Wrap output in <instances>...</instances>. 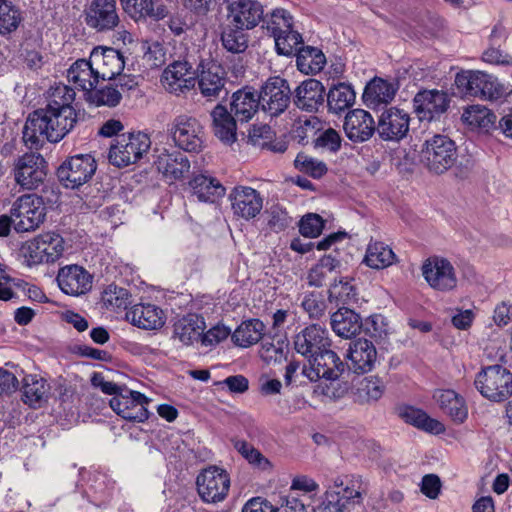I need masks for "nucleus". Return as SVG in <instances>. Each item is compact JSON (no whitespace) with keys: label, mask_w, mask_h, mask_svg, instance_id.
I'll use <instances>...</instances> for the list:
<instances>
[{"label":"nucleus","mask_w":512,"mask_h":512,"mask_svg":"<svg viewBox=\"0 0 512 512\" xmlns=\"http://www.w3.org/2000/svg\"><path fill=\"white\" fill-rule=\"evenodd\" d=\"M76 122L75 110L40 109L29 115L24 126L23 139L31 145L43 140L58 142L73 129Z\"/></svg>","instance_id":"nucleus-1"},{"label":"nucleus","mask_w":512,"mask_h":512,"mask_svg":"<svg viewBox=\"0 0 512 512\" xmlns=\"http://www.w3.org/2000/svg\"><path fill=\"white\" fill-rule=\"evenodd\" d=\"M419 157L429 172L441 175L456 165L457 146L448 136L435 134L425 140Z\"/></svg>","instance_id":"nucleus-2"},{"label":"nucleus","mask_w":512,"mask_h":512,"mask_svg":"<svg viewBox=\"0 0 512 512\" xmlns=\"http://www.w3.org/2000/svg\"><path fill=\"white\" fill-rule=\"evenodd\" d=\"M46 206L41 196L24 194L11 205L10 214L17 233H28L37 230L46 219Z\"/></svg>","instance_id":"nucleus-3"},{"label":"nucleus","mask_w":512,"mask_h":512,"mask_svg":"<svg viewBox=\"0 0 512 512\" xmlns=\"http://www.w3.org/2000/svg\"><path fill=\"white\" fill-rule=\"evenodd\" d=\"M64 252L63 238L54 232L39 234L26 241L21 247V255L27 266L54 262Z\"/></svg>","instance_id":"nucleus-4"},{"label":"nucleus","mask_w":512,"mask_h":512,"mask_svg":"<svg viewBox=\"0 0 512 512\" xmlns=\"http://www.w3.org/2000/svg\"><path fill=\"white\" fill-rule=\"evenodd\" d=\"M150 145V139L144 133L122 134L110 146L109 162L118 168L134 164L149 150Z\"/></svg>","instance_id":"nucleus-5"},{"label":"nucleus","mask_w":512,"mask_h":512,"mask_svg":"<svg viewBox=\"0 0 512 512\" xmlns=\"http://www.w3.org/2000/svg\"><path fill=\"white\" fill-rule=\"evenodd\" d=\"M474 383L485 398L495 402L504 401L512 395V373L500 365L482 369Z\"/></svg>","instance_id":"nucleus-6"},{"label":"nucleus","mask_w":512,"mask_h":512,"mask_svg":"<svg viewBox=\"0 0 512 512\" xmlns=\"http://www.w3.org/2000/svg\"><path fill=\"white\" fill-rule=\"evenodd\" d=\"M168 134L180 149L199 152L204 143V130L200 122L192 116L181 114L168 124Z\"/></svg>","instance_id":"nucleus-7"},{"label":"nucleus","mask_w":512,"mask_h":512,"mask_svg":"<svg viewBox=\"0 0 512 512\" xmlns=\"http://www.w3.org/2000/svg\"><path fill=\"white\" fill-rule=\"evenodd\" d=\"M197 491L200 498L206 503L223 501L230 488L228 473L216 466H210L197 476Z\"/></svg>","instance_id":"nucleus-8"},{"label":"nucleus","mask_w":512,"mask_h":512,"mask_svg":"<svg viewBox=\"0 0 512 512\" xmlns=\"http://www.w3.org/2000/svg\"><path fill=\"white\" fill-rule=\"evenodd\" d=\"M226 21L238 29L251 30L263 19L264 9L258 0H223Z\"/></svg>","instance_id":"nucleus-9"},{"label":"nucleus","mask_w":512,"mask_h":512,"mask_svg":"<svg viewBox=\"0 0 512 512\" xmlns=\"http://www.w3.org/2000/svg\"><path fill=\"white\" fill-rule=\"evenodd\" d=\"M46 174V162L40 154L27 153L15 160L14 180L23 189H36L43 183Z\"/></svg>","instance_id":"nucleus-10"},{"label":"nucleus","mask_w":512,"mask_h":512,"mask_svg":"<svg viewBox=\"0 0 512 512\" xmlns=\"http://www.w3.org/2000/svg\"><path fill=\"white\" fill-rule=\"evenodd\" d=\"M291 91L287 81L280 77L269 78L258 93L260 108L276 117L282 114L290 103Z\"/></svg>","instance_id":"nucleus-11"},{"label":"nucleus","mask_w":512,"mask_h":512,"mask_svg":"<svg viewBox=\"0 0 512 512\" xmlns=\"http://www.w3.org/2000/svg\"><path fill=\"white\" fill-rule=\"evenodd\" d=\"M97 165L90 155H76L58 168V178L67 188H77L88 182L96 171Z\"/></svg>","instance_id":"nucleus-12"},{"label":"nucleus","mask_w":512,"mask_h":512,"mask_svg":"<svg viewBox=\"0 0 512 512\" xmlns=\"http://www.w3.org/2000/svg\"><path fill=\"white\" fill-rule=\"evenodd\" d=\"M421 270L424 279L434 290L448 292L457 287L455 269L445 258L431 257L423 263Z\"/></svg>","instance_id":"nucleus-13"},{"label":"nucleus","mask_w":512,"mask_h":512,"mask_svg":"<svg viewBox=\"0 0 512 512\" xmlns=\"http://www.w3.org/2000/svg\"><path fill=\"white\" fill-rule=\"evenodd\" d=\"M451 98L443 90L419 91L413 99L414 111L421 121H432L438 119L447 112Z\"/></svg>","instance_id":"nucleus-14"},{"label":"nucleus","mask_w":512,"mask_h":512,"mask_svg":"<svg viewBox=\"0 0 512 512\" xmlns=\"http://www.w3.org/2000/svg\"><path fill=\"white\" fill-rule=\"evenodd\" d=\"M328 335V331L321 325H309L294 336V349L310 361L316 354L330 347Z\"/></svg>","instance_id":"nucleus-15"},{"label":"nucleus","mask_w":512,"mask_h":512,"mask_svg":"<svg viewBox=\"0 0 512 512\" xmlns=\"http://www.w3.org/2000/svg\"><path fill=\"white\" fill-rule=\"evenodd\" d=\"M147 398L137 392L123 389L110 400V407L122 418L142 422L148 418Z\"/></svg>","instance_id":"nucleus-16"},{"label":"nucleus","mask_w":512,"mask_h":512,"mask_svg":"<svg viewBox=\"0 0 512 512\" xmlns=\"http://www.w3.org/2000/svg\"><path fill=\"white\" fill-rule=\"evenodd\" d=\"M409 124L410 116L407 112L390 107L379 116L377 132L384 141L398 142L407 135Z\"/></svg>","instance_id":"nucleus-17"},{"label":"nucleus","mask_w":512,"mask_h":512,"mask_svg":"<svg viewBox=\"0 0 512 512\" xmlns=\"http://www.w3.org/2000/svg\"><path fill=\"white\" fill-rule=\"evenodd\" d=\"M56 280L60 290L70 296H81L88 293L93 284L92 274L76 264L60 268Z\"/></svg>","instance_id":"nucleus-18"},{"label":"nucleus","mask_w":512,"mask_h":512,"mask_svg":"<svg viewBox=\"0 0 512 512\" xmlns=\"http://www.w3.org/2000/svg\"><path fill=\"white\" fill-rule=\"evenodd\" d=\"M162 78L164 88L177 96L187 93L196 85L192 67L186 61H175L168 65Z\"/></svg>","instance_id":"nucleus-19"},{"label":"nucleus","mask_w":512,"mask_h":512,"mask_svg":"<svg viewBox=\"0 0 512 512\" xmlns=\"http://www.w3.org/2000/svg\"><path fill=\"white\" fill-rule=\"evenodd\" d=\"M90 57L94 64L96 75L101 80H112L120 75L125 66L123 55L116 49L111 47L98 46L95 47Z\"/></svg>","instance_id":"nucleus-20"},{"label":"nucleus","mask_w":512,"mask_h":512,"mask_svg":"<svg viewBox=\"0 0 512 512\" xmlns=\"http://www.w3.org/2000/svg\"><path fill=\"white\" fill-rule=\"evenodd\" d=\"M86 23L97 31H108L119 24L115 0H92L86 10Z\"/></svg>","instance_id":"nucleus-21"},{"label":"nucleus","mask_w":512,"mask_h":512,"mask_svg":"<svg viewBox=\"0 0 512 512\" xmlns=\"http://www.w3.org/2000/svg\"><path fill=\"white\" fill-rule=\"evenodd\" d=\"M343 129L347 138L354 143L368 141L377 131L373 117L363 109L349 111L345 116Z\"/></svg>","instance_id":"nucleus-22"},{"label":"nucleus","mask_w":512,"mask_h":512,"mask_svg":"<svg viewBox=\"0 0 512 512\" xmlns=\"http://www.w3.org/2000/svg\"><path fill=\"white\" fill-rule=\"evenodd\" d=\"M377 350L367 339H357L350 343L347 367L355 374L370 372L377 362Z\"/></svg>","instance_id":"nucleus-23"},{"label":"nucleus","mask_w":512,"mask_h":512,"mask_svg":"<svg viewBox=\"0 0 512 512\" xmlns=\"http://www.w3.org/2000/svg\"><path fill=\"white\" fill-rule=\"evenodd\" d=\"M234 213L246 220L255 218L263 208L260 193L248 186L235 187L229 196Z\"/></svg>","instance_id":"nucleus-24"},{"label":"nucleus","mask_w":512,"mask_h":512,"mask_svg":"<svg viewBox=\"0 0 512 512\" xmlns=\"http://www.w3.org/2000/svg\"><path fill=\"white\" fill-rule=\"evenodd\" d=\"M309 364L311 371L307 373V376L310 380L318 378L336 380L341 376L345 367L343 361L330 347L316 354Z\"/></svg>","instance_id":"nucleus-25"},{"label":"nucleus","mask_w":512,"mask_h":512,"mask_svg":"<svg viewBox=\"0 0 512 512\" xmlns=\"http://www.w3.org/2000/svg\"><path fill=\"white\" fill-rule=\"evenodd\" d=\"M197 84L203 97L212 101L224 90L225 76L223 68L215 62L200 64Z\"/></svg>","instance_id":"nucleus-26"},{"label":"nucleus","mask_w":512,"mask_h":512,"mask_svg":"<svg viewBox=\"0 0 512 512\" xmlns=\"http://www.w3.org/2000/svg\"><path fill=\"white\" fill-rule=\"evenodd\" d=\"M325 88L316 79L303 81L295 90L294 104L301 110L316 112L324 103Z\"/></svg>","instance_id":"nucleus-27"},{"label":"nucleus","mask_w":512,"mask_h":512,"mask_svg":"<svg viewBox=\"0 0 512 512\" xmlns=\"http://www.w3.org/2000/svg\"><path fill=\"white\" fill-rule=\"evenodd\" d=\"M22 401L31 408L38 409L48 403L51 387L38 375H26L22 380Z\"/></svg>","instance_id":"nucleus-28"},{"label":"nucleus","mask_w":512,"mask_h":512,"mask_svg":"<svg viewBox=\"0 0 512 512\" xmlns=\"http://www.w3.org/2000/svg\"><path fill=\"white\" fill-rule=\"evenodd\" d=\"M258 93L245 87L233 93L230 112L240 122H248L260 108Z\"/></svg>","instance_id":"nucleus-29"},{"label":"nucleus","mask_w":512,"mask_h":512,"mask_svg":"<svg viewBox=\"0 0 512 512\" xmlns=\"http://www.w3.org/2000/svg\"><path fill=\"white\" fill-rule=\"evenodd\" d=\"M215 136L225 144H232L237 139L238 121L226 107L218 104L211 112Z\"/></svg>","instance_id":"nucleus-30"},{"label":"nucleus","mask_w":512,"mask_h":512,"mask_svg":"<svg viewBox=\"0 0 512 512\" xmlns=\"http://www.w3.org/2000/svg\"><path fill=\"white\" fill-rule=\"evenodd\" d=\"M433 398L440 409L454 422L462 423L467 418L468 410L464 399L454 390H437Z\"/></svg>","instance_id":"nucleus-31"},{"label":"nucleus","mask_w":512,"mask_h":512,"mask_svg":"<svg viewBox=\"0 0 512 512\" xmlns=\"http://www.w3.org/2000/svg\"><path fill=\"white\" fill-rule=\"evenodd\" d=\"M189 185L193 194L199 201L215 203L225 195V187L222 183L211 176L204 174L196 175Z\"/></svg>","instance_id":"nucleus-32"},{"label":"nucleus","mask_w":512,"mask_h":512,"mask_svg":"<svg viewBox=\"0 0 512 512\" xmlns=\"http://www.w3.org/2000/svg\"><path fill=\"white\" fill-rule=\"evenodd\" d=\"M67 78L69 82L87 92L92 90L100 80V77L96 75L91 57L89 60L75 61L67 71Z\"/></svg>","instance_id":"nucleus-33"},{"label":"nucleus","mask_w":512,"mask_h":512,"mask_svg":"<svg viewBox=\"0 0 512 512\" xmlns=\"http://www.w3.org/2000/svg\"><path fill=\"white\" fill-rule=\"evenodd\" d=\"M205 329L203 317L197 314H187L174 324L173 338L183 345H191L198 340Z\"/></svg>","instance_id":"nucleus-34"},{"label":"nucleus","mask_w":512,"mask_h":512,"mask_svg":"<svg viewBox=\"0 0 512 512\" xmlns=\"http://www.w3.org/2000/svg\"><path fill=\"white\" fill-rule=\"evenodd\" d=\"M331 327L338 336L350 339L361 330L362 319L353 310L340 308L331 315Z\"/></svg>","instance_id":"nucleus-35"},{"label":"nucleus","mask_w":512,"mask_h":512,"mask_svg":"<svg viewBox=\"0 0 512 512\" xmlns=\"http://www.w3.org/2000/svg\"><path fill=\"white\" fill-rule=\"evenodd\" d=\"M189 169V160L182 152L162 153V181L173 184L182 180Z\"/></svg>","instance_id":"nucleus-36"},{"label":"nucleus","mask_w":512,"mask_h":512,"mask_svg":"<svg viewBox=\"0 0 512 512\" xmlns=\"http://www.w3.org/2000/svg\"><path fill=\"white\" fill-rule=\"evenodd\" d=\"M341 262L332 257L324 255L309 271L307 280L310 286L321 287L328 279L336 280L340 272Z\"/></svg>","instance_id":"nucleus-37"},{"label":"nucleus","mask_w":512,"mask_h":512,"mask_svg":"<svg viewBox=\"0 0 512 512\" xmlns=\"http://www.w3.org/2000/svg\"><path fill=\"white\" fill-rule=\"evenodd\" d=\"M391 247L382 241H370L363 262L372 269H384L396 262Z\"/></svg>","instance_id":"nucleus-38"},{"label":"nucleus","mask_w":512,"mask_h":512,"mask_svg":"<svg viewBox=\"0 0 512 512\" xmlns=\"http://www.w3.org/2000/svg\"><path fill=\"white\" fill-rule=\"evenodd\" d=\"M126 319L139 328L153 330L157 329L160 316L155 305L138 304L126 313Z\"/></svg>","instance_id":"nucleus-39"},{"label":"nucleus","mask_w":512,"mask_h":512,"mask_svg":"<svg viewBox=\"0 0 512 512\" xmlns=\"http://www.w3.org/2000/svg\"><path fill=\"white\" fill-rule=\"evenodd\" d=\"M384 390L385 385L379 377H365L354 388V401L359 404L375 402L382 397Z\"/></svg>","instance_id":"nucleus-40"},{"label":"nucleus","mask_w":512,"mask_h":512,"mask_svg":"<svg viewBox=\"0 0 512 512\" xmlns=\"http://www.w3.org/2000/svg\"><path fill=\"white\" fill-rule=\"evenodd\" d=\"M462 120L465 124L472 128H477L488 132L495 127L497 120L496 115L488 108L481 105H471L467 107L463 114Z\"/></svg>","instance_id":"nucleus-41"},{"label":"nucleus","mask_w":512,"mask_h":512,"mask_svg":"<svg viewBox=\"0 0 512 512\" xmlns=\"http://www.w3.org/2000/svg\"><path fill=\"white\" fill-rule=\"evenodd\" d=\"M265 325L258 319L241 323L232 334V340L237 346L249 347L262 339Z\"/></svg>","instance_id":"nucleus-42"},{"label":"nucleus","mask_w":512,"mask_h":512,"mask_svg":"<svg viewBox=\"0 0 512 512\" xmlns=\"http://www.w3.org/2000/svg\"><path fill=\"white\" fill-rule=\"evenodd\" d=\"M401 416L407 423L426 432L441 434L445 431V427L440 421L429 417L420 409L407 407L401 412Z\"/></svg>","instance_id":"nucleus-43"},{"label":"nucleus","mask_w":512,"mask_h":512,"mask_svg":"<svg viewBox=\"0 0 512 512\" xmlns=\"http://www.w3.org/2000/svg\"><path fill=\"white\" fill-rule=\"evenodd\" d=\"M325 55L317 48L302 47L297 53V68L304 74H315L325 65Z\"/></svg>","instance_id":"nucleus-44"},{"label":"nucleus","mask_w":512,"mask_h":512,"mask_svg":"<svg viewBox=\"0 0 512 512\" xmlns=\"http://www.w3.org/2000/svg\"><path fill=\"white\" fill-rule=\"evenodd\" d=\"M355 101V93L353 89L343 83H340L329 90L327 102L329 109L335 113H339L353 105Z\"/></svg>","instance_id":"nucleus-45"},{"label":"nucleus","mask_w":512,"mask_h":512,"mask_svg":"<svg viewBox=\"0 0 512 512\" xmlns=\"http://www.w3.org/2000/svg\"><path fill=\"white\" fill-rule=\"evenodd\" d=\"M484 73L480 71H462L455 77L459 92L466 96L478 97Z\"/></svg>","instance_id":"nucleus-46"},{"label":"nucleus","mask_w":512,"mask_h":512,"mask_svg":"<svg viewBox=\"0 0 512 512\" xmlns=\"http://www.w3.org/2000/svg\"><path fill=\"white\" fill-rule=\"evenodd\" d=\"M397 90V84L383 79H376L366 87L364 96L375 102L388 103L394 98Z\"/></svg>","instance_id":"nucleus-47"},{"label":"nucleus","mask_w":512,"mask_h":512,"mask_svg":"<svg viewBox=\"0 0 512 512\" xmlns=\"http://www.w3.org/2000/svg\"><path fill=\"white\" fill-rule=\"evenodd\" d=\"M244 30L227 23L221 35L223 47L231 53H243L247 49V37Z\"/></svg>","instance_id":"nucleus-48"},{"label":"nucleus","mask_w":512,"mask_h":512,"mask_svg":"<svg viewBox=\"0 0 512 512\" xmlns=\"http://www.w3.org/2000/svg\"><path fill=\"white\" fill-rule=\"evenodd\" d=\"M273 38L279 55L291 56L302 48V36L293 29L276 34Z\"/></svg>","instance_id":"nucleus-49"},{"label":"nucleus","mask_w":512,"mask_h":512,"mask_svg":"<svg viewBox=\"0 0 512 512\" xmlns=\"http://www.w3.org/2000/svg\"><path fill=\"white\" fill-rule=\"evenodd\" d=\"M75 99V92L72 88L59 84L52 88L49 102L46 108L55 110H75L72 103Z\"/></svg>","instance_id":"nucleus-50"},{"label":"nucleus","mask_w":512,"mask_h":512,"mask_svg":"<svg viewBox=\"0 0 512 512\" xmlns=\"http://www.w3.org/2000/svg\"><path fill=\"white\" fill-rule=\"evenodd\" d=\"M234 448L255 468L260 470L270 468L271 464L269 460L250 443L244 440H235Z\"/></svg>","instance_id":"nucleus-51"},{"label":"nucleus","mask_w":512,"mask_h":512,"mask_svg":"<svg viewBox=\"0 0 512 512\" xmlns=\"http://www.w3.org/2000/svg\"><path fill=\"white\" fill-rule=\"evenodd\" d=\"M123 9L133 19L140 20L146 17L157 20V12L152 0H120Z\"/></svg>","instance_id":"nucleus-52"},{"label":"nucleus","mask_w":512,"mask_h":512,"mask_svg":"<svg viewBox=\"0 0 512 512\" xmlns=\"http://www.w3.org/2000/svg\"><path fill=\"white\" fill-rule=\"evenodd\" d=\"M102 301L107 308L126 309L131 303L127 289L116 285H109L102 294Z\"/></svg>","instance_id":"nucleus-53"},{"label":"nucleus","mask_w":512,"mask_h":512,"mask_svg":"<svg viewBox=\"0 0 512 512\" xmlns=\"http://www.w3.org/2000/svg\"><path fill=\"white\" fill-rule=\"evenodd\" d=\"M21 21L22 16L18 9L6 3L0 4V34L5 35L15 31Z\"/></svg>","instance_id":"nucleus-54"},{"label":"nucleus","mask_w":512,"mask_h":512,"mask_svg":"<svg viewBox=\"0 0 512 512\" xmlns=\"http://www.w3.org/2000/svg\"><path fill=\"white\" fill-rule=\"evenodd\" d=\"M121 99V94L113 87H105L99 90H90L87 101L94 106H116Z\"/></svg>","instance_id":"nucleus-55"},{"label":"nucleus","mask_w":512,"mask_h":512,"mask_svg":"<svg viewBox=\"0 0 512 512\" xmlns=\"http://www.w3.org/2000/svg\"><path fill=\"white\" fill-rule=\"evenodd\" d=\"M292 25V16L285 9L277 8L270 15L267 30L275 37L276 34L292 29Z\"/></svg>","instance_id":"nucleus-56"},{"label":"nucleus","mask_w":512,"mask_h":512,"mask_svg":"<svg viewBox=\"0 0 512 512\" xmlns=\"http://www.w3.org/2000/svg\"><path fill=\"white\" fill-rule=\"evenodd\" d=\"M481 82L478 96L480 98L496 100L507 94V88L492 75L484 73L483 81Z\"/></svg>","instance_id":"nucleus-57"},{"label":"nucleus","mask_w":512,"mask_h":512,"mask_svg":"<svg viewBox=\"0 0 512 512\" xmlns=\"http://www.w3.org/2000/svg\"><path fill=\"white\" fill-rule=\"evenodd\" d=\"M295 166L314 178H320L327 171V167L323 162L308 157L305 154L297 155L295 159Z\"/></svg>","instance_id":"nucleus-58"},{"label":"nucleus","mask_w":512,"mask_h":512,"mask_svg":"<svg viewBox=\"0 0 512 512\" xmlns=\"http://www.w3.org/2000/svg\"><path fill=\"white\" fill-rule=\"evenodd\" d=\"M365 334L377 341L383 340L388 334L387 323L382 315L370 316L364 324Z\"/></svg>","instance_id":"nucleus-59"},{"label":"nucleus","mask_w":512,"mask_h":512,"mask_svg":"<svg viewBox=\"0 0 512 512\" xmlns=\"http://www.w3.org/2000/svg\"><path fill=\"white\" fill-rule=\"evenodd\" d=\"M346 504L339 492L328 488L321 504L313 508V512H345Z\"/></svg>","instance_id":"nucleus-60"},{"label":"nucleus","mask_w":512,"mask_h":512,"mask_svg":"<svg viewBox=\"0 0 512 512\" xmlns=\"http://www.w3.org/2000/svg\"><path fill=\"white\" fill-rule=\"evenodd\" d=\"M324 221L318 215L310 213L305 215L299 223V231L305 237L315 238L319 236L323 230Z\"/></svg>","instance_id":"nucleus-61"},{"label":"nucleus","mask_w":512,"mask_h":512,"mask_svg":"<svg viewBox=\"0 0 512 512\" xmlns=\"http://www.w3.org/2000/svg\"><path fill=\"white\" fill-rule=\"evenodd\" d=\"M302 307L310 318L318 319L324 315L326 303L319 293H310L304 297Z\"/></svg>","instance_id":"nucleus-62"},{"label":"nucleus","mask_w":512,"mask_h":512,"mask_svg":"<svg viewBox=\"0 0 512 512\" xmlns=\"http://www.w3.org/2000/svg\"><path fill=\"white\" fill-rule=\"evenodd\" d=\"M269 214L268 225L276 232L283 231L292 223V218L288 212L279 205H273L270 208Z\"/></svg>","instance_id":"nucleus-63"},{"label":"nucleus","mask_w":512,"mask_h":512,"mask_svg":"<svg viewBox=\"0 0 512 512\" xmlns=\"http://www.w3.org/2000/svg\"><path fill=\"white\" fill-rule=\"evenodd\" d=\"M231 333L230 328L224 325H216L200 336L201 342L205 346H212L225 340Z\"/></svg>","instance_id":"nucleus-64"}]
</instances>
